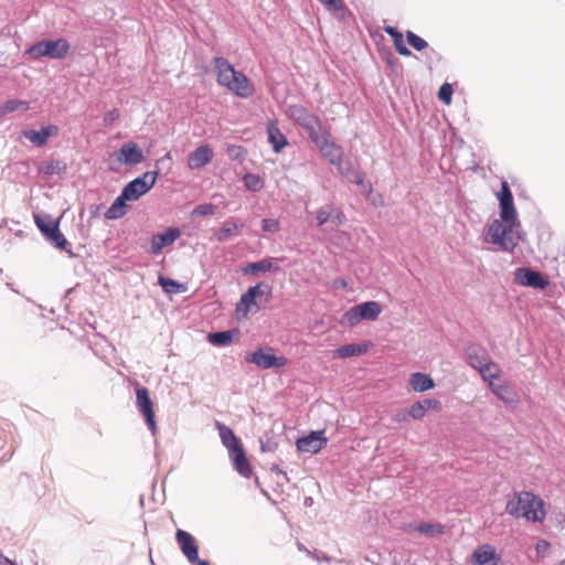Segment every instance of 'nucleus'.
I'll return each instance as SVG.
<instances>
[{
  "label": "nucleus",
  "instance_id": "1",
  "mask_svg": "<svg viewBox=\"0 0 565 565\" xmlns=\"http://www.w3.org/2000/svg\"><path fill=\"white\" fill-rule=\"evenodd\" d=\"M495 198L499 202L500 220H493L489 225V242L497 245L501 252L513 253L519 242L524 241L525 232L521 228L513 193L507 180L501 181Z\"/></svg>",
  "mask_w": 565,
  "mask_h": 565
},
{
  "label": "nucleus",
  "instance_id": "2",
  "mask_svg": "<svg viewBox=\"0 0 565 565\" xmlns=\"http://www.w3.org/2000/svg\"><path fill=\"white\" fill-rule=\"evenodd\" d=\"M505 512L515 519L523 518L533 523H541L546 518L544 501L531 491H515L505 504Z\"/></svg>",
  "mask_w": 565,
  "mask_h": 565
},
{
  "label": "nucleus",
  "instance_id": "3",
  "mask_svg": "<svg viewBox=\"0 0 565 565\" xmlns=\"http://www.w3.org/2000/svg\"><path fill=\"white\" fill-rule=\"evenodd\" d=\"M215 428L218 431L222 445L227 449L234 470L241 477L249 479L253 476V467L247 458L242 440L235 435L234 430L224 423L216 422Z\"/></svg>",
  "mask_w": 565,
  "mask_h": 565
},
{
  "label": "nucleus",
  "instance_id": "4",
  "mask_svg": "<svg viewBox=\"0 0 565 565\" xmlns=\"http://www.w3.org/2000/svg\"><path fill=\"white\" fill-rule=\"evenodd\" d=\"M169 160H171V153L167 152L163 157L156 160L154 170L146 171L125 184L120 192L122 199H126L128 202H135L147 194L154 186L160 174L159 166Z\"/></svg>",
  "mask_w": 565,
  "mask_h": 565
},
{
  "label": "nucleus",
  "instance_id": "5",
  "mask_svg": "<svg viewBox=\"0 0 565 565\" xmlns=\"http://www.w3.org/2000/svg\"><path fill=\"white\" fill-rule=\"evenodd\" d=\"M34 223L53 247L67 253L70 257H75V254L68 248L70 242L60 230L58 218L54 220L50 214H34Z\"/></svg>",
  "mask_w": 565,
  "mask_h": 565
},
{
  "label": "nucleus",
  "instance_id": "6",
  "mask_svg": "<svg viewBox=\"0 0 565 565\" xmlns=\"http://www.w3.org/2000/svg\"><path fill=\"white\" fill-rule=\"evenodd\" d=\"M71 45L64 38L44 39L35 42L25 50V54L32 60L49 57L51 60H63L70 53Z\"/></svg>",
  "mask_w": 565,
  "mask_h": 565
},
{
  "label": "nucleus",
  "instance_id": "7",
  "mask_svg": "<svg viewBox=\"0 0 565 565\" xmlns=\"http://www.w3.org/2000/svg\"><path fill=\"white\" fill-rule=\"evenodd\" d=\"M383 308L375 300H367L352 306L341 317L340 324L344 328H353L362 321H375Z\"/></svg>",
  "mask_w": 565,
  "mask_h": 565
},
{
  "label": "nucleus",
  "instance_id": "8",
  "mask_svg": "<svg viewBox=\"0 0 565 565\" xmlns=\"http://www.w3.org/2000/svg\"><path fill=\"white\" fill-rule=\"evenodd\" d=\"M245 360L262 370H277L288 364V359L284 355H276L271 347H259L253 352H248Z\"/></svg>",
  "mask_w": 565,
  "mask_h": 565
},
{
  "label": "nucleus",
  "instance_id": "9",
  "mask_svg": "<svg viewBox=\"0 0 565 565\" xmlns=\"http://www.w3.org/2000/svg\"><path fill=\"white\" fill-rule=\"evenodd\" d=\"M136 406L139 413L143 416L149 430L154 436L158 431V426L156 422L153 402L147 387L138 386L136 388Z\"/></svg>",
  "mask_w": 565,
  "mask_h": 565
},
{
  "label": "nucleus",
  "instance_id": "10",
  "mask_svg": "<svg viewBox=\"0 0 565 565\" xmlns=\"http://www.w3.org/2000/svg\"><path fill=\"white\" fill-rule=\"evenodd\" d=\"M514 282L519 286L544 290L550 285V278L531 267L523 266L515 269Z\"/></svg>",
  "mask_w": 565,
  "mask_h": 565
},
{
  "label": "nucleus",
  "instance_id": "11",
  "mask_svg": "<svg viewBox=\"0 0 565 565\" xmlns=\"http://www.w3.org/2000/svg\"><path fill=\"white\" fill-rule=\"evenodd\" d=\"M328 444L324 429L310 430L308 434L299 437L296 447L299 452L318 454Z\"/></svg>",
  "mask_w": 565,
  "mask_h": 565
},
{
  "label": "nucleus",
  "instance_id": "12",
  "mask_svg": "<svg viewBox=\"0 0 565 565\" xmlns=\"http://www.w3.org/2000/svg\"><path fill=\"white\" fill-rule=\"evenodd\" d=\"M180 236L181 231L179 227H166L163 232L152 235L149 253L152 255H159L163 248L171 246Z\"/></svg>",
  "mask_w": 565,
  "mask_h": 565
},
{
  "label": "nucleus",
  "instance_id": "13",
  "mask_svg": "<svg viewBox=\"0 0 565 565\" xmlns=\"http://www.w3.org/2000/svg\"><path fill=\"white\" fill-rule=\"evenodd\" d=\"M227 89L241 98H248L255 92L254 85L250 83L249 78L237 70L232 72L231 84Z\"/></svg>",
  "mask_w": 565,
  "mask_h": 565
},
{
  "label": "nucleus",
  "instance_id": "14",
  "mask_svg": "<svg viewBox=\"0 0 565 565\" xmlns=\"http://www.w3.org/2000/svg\"><path fill=\"white\" fill-rule=\"evenodd\" d=\"M117 160L125 166H136L145 160V156L138 143L129 141L119 148Z\"/></svg>",
  "mask_w": 565,
  "mask_h": 565
},
{
  "label": "nucleus",
  "instance_id": "15",
  "mask_svg": "<svg viewBox=\"0 0 565 565\" xmlns=\"http://www.w3.org/2000/svg\"><path fill=\"white\" fill-rule=\"evenodd\" d=\"M174 537L180 551L188 561L194 559L199 555L200 547L198 541L190 532L178 529Z\"/></svg>",
  "mask_w": 565,
  "mask_h": 565
},
{
  "label": "nucleus",
  "instance_id": "16",
  "mask_svg": "<svg viewBox=\"0 0 565 565\" xmlns=\"http://www.w3.org/2000/svg\"><path fill=\"white\" fill-rule=\"evenodd\" d=\"M323 158H326L330 164L335 168L342 166L344 150L342 146L337 143L331 136L324 140L320 146L317 147Z\"/></svg>",
  "mask_w": 565,
  "mask_h": 565
},
{
  "label": "nucleus",
  "instance_id": "17",
  "mask_svg": "<svg viewBox=\"0 0 565 565\" xmlns=\"http://www.w3.org/2000/svg\"><path fill=\"white\" fill-rule=\"evenodd\" d=\"M60 128L56 125L42 126L40 129H28L23 131L24 138L36 147H44L51 137L58 134Z\"/></svg>",
  "mask_w": 565,
  "mask_h": 565
},
{
  "label": "nucleus",
  "instance_id": "18",
  "mask_svg": "<svg viewBox=\"0 0 565 565\" xmlns=\"http://www.w3.org/2000/svg\"><path fill=\"white\" fill-rule=\"evenodd\" d=\"M279 262V258L265 257L257 262L247 263L245 266L241 267V273L243 275L257 276L260 273L278 271L280 269Z\"/></svg>",
  "mask_w": 565,
  "mask_h": 565
},
{
  "label": "nucleus",
  "instance_id": "19",
  "mask_svg": "<svg viewBox=\"0 0 565 565\" xmlns=\"http://www.w3.org/2000/svg\"><path fill=\"white\" fill-rule=\"evenodd\" d=\"M500 561L497 550L491 544L477 547L471 554V565H498Z\"/></svg>",
  "mask_w": 565,
  "mask_h": 565
},
{
  "label": "nucleus",
  "instance_id": "20",
  "mask_svg": "<svg viewBox=\"0 0 565 565\" xmlns=\"http://www.w3.org/2000/svg\"><path fill=\"white\" fill-rule=\"evenodd\" d=\"M489 388L507 406L514 408L519 405V395L510 385L495 384L493 381H490Z\"/></svg>",
  "mask_w": 565,
  "mask_h": 565
},
{
  "label": "nucleus",
  "instance_id": "21",
  "mask_svg": "<svg viewBox=\"0 0 565 565\" xmlns=\"http://www.w3.org/2000/svg\"><path fill=\"white\" fill-rule=\"evenodd\" d=\"M465 355L467 363L471 369L481 366L482 363L491 360V356L484 347L472 342L466 345Z\"/></svg>",
  "mask_w": 565,
  "mask_h": 565
},
{
  "label": "nucleus",
  "instance_id": "22",
  "mask_svg": "<svg viewBox=\"0 0 565 565\" xmlns=\"http://www.w3.org/2000/svg\"><path fill=\"white\" fill-rule=\"evenodd\" d=\"M266 130L268 142L275 153L281 152L289 145L288 138L281 132L277 120H268Z\"/></svg>",
  "mask_w": 565,
  "mask_h": 565
},
{
  "label": "nucleus",
  "instance_id": "23",
  "mask_svg": "<svg viewBox=\"0 0 565 565\" xmlns=\"http://www.w3.org/2000/svg\"><path fill=\"white\" fill-rule=\"evenodd\" d=\"M212 63L216 72L217 84L228 88V85L231 84L232 72L235 70L234 65L223 56L213 57Z\"/></svg>",
  "mask_w": 565,
  "mask_h": 565
},
{
  "label": "nucleus",
  "instance_id": "24",
  "mask_svg": "<svg viewBox=\"0 0 565 565\" xmlns=\"http://www.w3.org/2000/svg\"><path fill=\"white\" fill-rule=\"evenodd\" d=\"M302 129L307 132L308 138L316 147L320 146L324 140L332 136L330 130L323 126L319 117L313 119Z\"/></svg>",
  "mask_w": 565,
  "mask_h": 565
},
{
  "label": "nucleus",
  "instance_id": "25",
  "mask_svg": "<svg viewBox=\"0 0 565 565\" xmlns=\"http://www.w3.org/2000/svg\"><path fill=\"white\" fill-rule=\"evenodd\" d=\"M213 150L209 145L199 146L189 157L188 166L190 169H200L212 161Z\"/></svg>",
  "mask_w": 565,
  "mask_h": 565
},
{
  "label": "nucleus",
  "instance_id": "26",
  "mask_svg": "<svg viewBox=\"0 0 565 565\" xmlns=\"http://www.w3.org/2000/svg\"><path fill=\"white\" fill-rule=\"evenodd\" d=\"M287 113L294 122L301 128L306 127L318 117L313 113H310L305 106L299 104L289 105Z\"/></svg>",
  "mask_w": 565,
  "mask_h": 565
},
{
  "label": "nucleus",
  "instance_id": "27",
  "mask_svg": "<svg viewBox=\"0 0 565 565\" xmlns=\"http://www.w3.org/2000/svg\"><path fill=\"white\" fill-rule=\"evenodd\" d=\"M238 335L239 330L237 328H232L227 330L210 332L206 335V340L214 347H225L231 344Z\"/></svg>",
  "mask_w": 565,
  "mask_h": 565
},
{
  "label": "nucleus",
  "instance_id": "28",
  "mask_svg": "<svg viewBox=\"0 0 565 565\" xmlns=\"http://www.w3.org/2000/svg\"><path fill=\"white\" fill-rule=\"evenodd\" d=\"M337 170L342 177L347 178L350 183L365 186V173L354 169L352 161L343 160L342 166L338 167Z\"/></svg>",
  "mask_w": 565,
  "mask_h": 565
},
{
  "label": "nucleus",
  "instance_id": "29",
  "mask_svg": "<svg viewBox=\"0 0 565 565\" xmlns=\"http://www.w3.org/2000/svg\"><path fill=\"white\" fill-rule=\"evenodd\" d=\"M409 384L414 392L423 393L435 387L433 377L423 372H415L411 374Z\"/></svg>",
  "mask_w": 565,
  "mask_h": 565
},
{
  "label": "nucleus",
  "instance_id": "30",
  "mask_svg": "<svg viewBox=\"0 0 565 565\" xmlns=\"http://www.w3.org/2000/svg\"><path fill=\"white\" fill-rule=\"evenodd\" d=\"M370 344L363 343H349L341 345L337 349V354L341 359H349L353 356H360L369 351Z\"/></svg>",
  "mask_w": 565,
  "mask_h": 565
},
{
  "label": "nucleus",
  "instance_id": "31",
  "mask_svg": "<svg viewBox=\"0 0 565 565\" xmlns=\"http://www.w3.org/2000/svg\"><path fill=\"white\" fill-rule=\"evenodd\" d=\"M243 227L242 223H237L231 220L225 221L222 226L214 233L215 241L220 243L227 242L233 235Z\"/></svg>",
  "mask_w": 565,
  "mask_h": 565
},
{
  "label": "nucleus",
  "instance_id": "32",
  "mask_svg": "<svg viewBox=\"0 0 565 565\" xmlns=\"http://www.w3.org/2000/svg\"><path fill=\"white\" fill-rule=\"evenodd\" d=\"M66 170L67 164L64 160L61 159H51L47 161H43L39 168L40 173L49 178L54 174H64Z\"/></svg>",
  "mask_w": 565,
  "mask_h": 565
},
{
  "label": "nucleus",
  "instance_id": "33",
  "mask_svg": "<svg viewBox=\"0 0 565 565\" xmlns=\"http://www.w3.org/2000/svg\"><path fill=\"white\" fill-rule=\"evenodd\" d=\"M407 531H417L426 536H436L444 533V525L440 523L420 522L418 524L409 523L406 527Z\"/></svg>",
  "mask_w": 565,
  "mask_h": 565
},
{
  "label": "nucleus",
  "instance_id": "34",
  "mask_svg": "<svg viewBox=\"0 0 565 565\" xmlns=\"http://www.w3.org/2000/svg\"><path fill=\"white\" fill-rule=\"evenodd\" d=\"M127 200L122 199V195L119 193V195L113 201L110 206L105 212V218L106 220H118L125 216L127 213Z\"/></svg>",
  "mask_w": 565,
  "mask_h": 565
},
{
  "label": "nucleus",
  "instance_id": "35",
  "mask_svg": "<svg viewBox=\"0 0 565 565\" xmlns=\"http://www.w3.org/2000/svg\"><path fill=\"white\" fill-rule=\"evenodd\" d=\"M253 307H256V311L260 309L257 305L255 296L249 295L247 291L243 292L238 302L236 303L237 315L242 316L243 318H247Z\"/></svg>",
  "mask_w": 565,
  "mask_h": 565
},
{
  "label": "nucleus",
  "instance_id": "36",
  "mask_svg": "<svg viewBox=\"0 0 565 565\" xmlns=\"http://www.w3.org/2000/svg\"><path fill=\"white\" fill-rule=\"evenodd\" d=\"M158 284L162 288L166 294H181L186 290V286L183 282H180L173 278L160 275L158 277Z\"/></svg>",
  "mask_w": 565,
  "mask_h": 565
},
{
  "label": "nucleus",
  "instance_id": "37",
  "mask_svg": "<svg viewBox=\"0 0 565 565\" xmlns=\"http://www.w3.org/2000/svg\"><path fill=\"white\" fill-rule=\"evenodd\" d=\"M475 370L479 372L481 379L488 382V384L490 381L497 380L500 376L499 365L492 359L482 363L481 366H477Z\"/></svg>",
  "mask_w": 565,
  "mask_h": 565
},
{
  "label": "nucleus",
  "instance_id": "38",
  "mask_svg": "<svg viewBox=\"0 0 565 565\" xmlns=\"http://www.w3.org/2000/svg\"><path fill=\"white\" fill-rule=\"evenodd\" d=\"M405 39L407 41V44L417 52H423L429 46L428 42L425 39H423L422 36H419L418 34L411 30H407L405 32Z\"/></svg>",
  "mask_w": 565,
  "mask_h": 565
},
{
  "label": "nucleus",
  "instance_id": "39",
  "mask_svg": "<svg viewBox=\"0 0 565 565\" xmlns=\"http://www.w3.org/2000/svg\"><path fill=\"white\" fill-rule=\"evenodd\" d=\"M249 295L255 296V299L266 296L267 299L271 297L273 286L265 281H259L254 286L248 287L246 290Z\"/></svg>",
  "mask_w": 565,
  "mask_h": 565
},
{
  "label": "nucleus",
  "instance_id": "40",
  "mask_svg": "<svg viewBox=\"0 0 565 565\" xmlns=\"http://www.w3.org/2000/svg\"><path fill=\"white\" fill-rule=\"evenodd\" d=\"M243 181L246 189L252 192H258L264 188V181L255 173H246Z\"/></svg>",
  "mask_w": 565,
  "mask_h": 565
},
{
  "label": "nucleus",
  "instance_id": "41",
  "mask_svg": "<svg viewBox=\"0 0 565 565\" xmlns=\"http://www.w3.org/2000/svg\"><path fill=\"white\" fill-rule=\"evenodd\" d=\"M259 444H260V450L263 452H274L278 447V443L271 431H266L259 438Z\"/></svg>",
  "mask_w": 565,
  "mask_h": 565
},
{
  "label": "nucleus",
  "instance_id": "42",
  "mask_svg": "<svg viewBox=\"0 0 565 565\" xmlns=\"http://www.w3.org/2000/svg\"><path fill=\"white\" fill-rule=\"evenodd\" d=\"M452 94H454V88H452V85L448 82H445L444 84L440 85V87L438 88V92H437V97L438 99L445 104V105H450L451 102H452Z\"/></svg>",
  "mask_w": 565,
  "mask_h": 565
},
{
  "label": "nucleus",
  "instance_id": "43",
  "mask_svg": "<svg viewBox=\"0 0 565 565\" xmlns=\"http://www.w3.org/2000/svg\"><path fill=\"white\" fill-rule=\"evenodd\" d=\"M217 206L213 203H204L194 206L191 212L192 217L209 216L215 214Z\"/></svg>",
  "mask_w": 565,
  "mask_h": 565
},
{
  "label": "nucleus",
  "instance_id": "44",
  "mask_svg": "<svg viewBox=\"0 0 565 565\" xmlns=\"http://www.w3.org/2000/svg\"><path fill=\"white\" fill-rule=\"evenodd\" d=\"M25 105V102L20 99H8L2 106H0V115L15 111Z\"/></svg>",
  "mask_w": 565,
  "mask_h": 565
},
{
  "label": "nucleus",
  "instance_id": "45",
  "mask_svg": "<svg viewBox=\"0 0 565 565\" xmlns=\"http://www.w3.org/2000/svg\"><path fill=\"white\" fill-rule=\"evenodd\" d=\"M408 415L414 420H420L426 416L424 405L420 401L413 403L408 408Z\"/></svg>",
  "mask_w": 565,
  "mask_h": 565
},
{
  "label": "nucleus",
  "instance_id": "46",
  "mask_svg": "<svg viewBox=\"0 0 565 565\" xmlns=\"http://www.w3.org/2000/svg\"><path fill=\"white\" fill-rule=\"evenodd\" d=\"M331 212H334L333 205H327L317 211V224L322 226L328 223L331 218Z\"/></svg>",
  "mask_w": 565,
  "mask_h": 565
},
{
  "label": "nucleus",
  "instance_id": "47",
  "mask_svg": "<svg viewBox=\"0 0 565 565\" xmlns=\"http://www.w3.org/2000/svg\"><path fill=\"white\" fill-rule=\"evenodd\" d=\"M262 230L264 232L275 234L280 230V223L276 218H263L262 220Z\"/></svg>",
  "mask_w": 565,
  "mask_h": 565
},
{
  "label": "nucleus",
  "instance_id": "48",
  "mask_svg": "<svg viewBox=\"0 0 565 565\" xmlns=\"http://www.w3.org/2000/svg\"><path fill=\"white\" fill-rule=\"evenodd\" d=\"M329 11L339 12L345 11L347 7L343 0H319Z\"/></svg>",
  "mask_w": 565,
  "mask_h": 565
},
{
  "label": "nucleus",
  "instance_id": "49",
  "mask_svg": "<svg viewBox=\"0 0 565 565\" xmlns=\"http://www.w3.org/2000/svg\"><path fill=\"white\" fill-rule=\"evenodd\" d=\"M245 150L242 146L232 145L227 148V154L231 159L243 160Z\"/></svg>",
  "mask_w": 565,
  "mask_h": 565
},
{
  "label": "nucleus",
  "instance_id": "50",
  "mask_svg": "<svg viewBox=\"0 0 565 565\" xmlns=\"http://www.w3.org/2000/svg\"><path fill=\"white\" fill-rule=\"evenodd\" d=\"M384 32L392 39L393 44L404 38V34L393 25H385Z\"/></svg>",
  "mask_w": 565,
  "mask_h": 565
},
{
  "label": "nucleus",
  "instance_id": "51",
  "mask_svg": "<svg viewBox=\"0 0 565 565\" xmlns=\"http://www.w3.org/2000/svg\"><path fill=\"white\" fill-rule=\"evenodd\" d=\"M420 403L424 405L425 412L433 409V411H440L441 409V402L436 398H424L420 401Z\"/></svg>",
  "mask_w": 565,
  "mask_h": 565
},
{
  "label": "nucleus",
  "instance_id": "52",
  "mask_svg": "<svg viewBox=\"0 0 565 565\" xmlns=\"http://www.w3.org/2000/svg\"><path fill=\"white\" fill-rule=\"evenodd\" d=\"M394 47L396 50V52L402 55V56H405V57H409L413 55L412 51L407 47V45L404 43V38L401 39L399 41L395 42L394 43Z\"/></svg>",
  "mask_w": 565,
  "mask_h": 565
},
{
  "label": "nucleus",
  "instance_id": "53",
  "mask_svg": "<svg viewBox=\"0 0 565 565\" xmlns=\"http://www.w3.org/2000/svg\"><path fill=\"white\" fill-rule=\"evenodd\" d=\"M120 116V113L117 108H113L111 110L107 111L104 116V122L106 126L113 125Z\"/></svg>",
  "mask_w": 565,
  "mask_h": 565
},
{
  "label": "nucleus",
  "instance_id": "54",
  "mask_svg": "<svg viewBox=\"0 0 565 565\" xmlns=\"http://www.w3.org/2000/svg\"><path fill=\"white\" fill-rule=\"evenodd\" d=\"M411 416L408 415V409L398 411L394 416L393 420L396 423H408Z\"/></svg>",
  "mask_w": 565,
  "mask_h": 565
},
{
  "label": "nucleus",
  "instance_id": "55",
  "mask_svg": "<svg viewBox=\"0 0 565 565\" xmlns=\"http://www.w3.org/2000/svg\"><path fill=\"white\" fill-rule=\"evenodd\" d=\"M550 548V543L546 540H539L535 545V551L537 555L544 556Z\"/></svg>",
  "mask_w": 565,
  "mask_h": 565
},
{
  "label": "nucleus",
  "instance_id": "56",
  "mask_svg": "<svg viewBox=\"0 0 565 565\" xmlns=\"http://www.w3.org/2000/svg\"><path fill=\"white\" fill-rule=\"evenodd\" d=\"M330 221L335 225H342L345 222V215L340 210L335 211L334 213L331 212Z\"/></svg>",
  "mask_w": 565,
  "mask_h": 565
},
{
  "label": "nucleus",
  "instance_id": "57",
  "mask_svg": "<svg viewBox=\"0 0 565 565\" xmlns=\"http://www.w3.org/2000/svg\"><path fill=\"white\" fill-rule=\"evenodd\" d=\"M100 212V205L99 204H92L89 206V214L92 218L98 217Z\"/></svg>",
  "mask_w": 565,
  "mask_h": 565
},
{
  "label": "nucleus",
  "instance_id": "58",
  "mask_svg": "<svg viewBox=\"0 0 565 565\" xmlns=\"http://www.w3.org/2000/svg\"><path fill=\"white\" fill-rule=\"evenodd\" d=\"M270 470H271V472H275V473L281 476L285 480H287V481L289 480L287 477V472L281 470L278 465L274 463L271 466Z\"/></svg>",
  "mask_w": 565,
  "mask_h": 565
},
{
  "label": "nucleus",
  "instance_id": "59",
  "mask_svg": "<svg viewBox=\"0 0 565 565\" xmlns=\"http://www.w3.org/2000/svg\"><path fill=\"white\" fill-rule=\"evenodd\" d=\"M191 565H211L209 561L201 559L199 555L194 557V559L188 561Z\"/></svg>",
  "mask_w": 565,
  "mask_h": 565
},
{
  "label": "nucleus",
  "instance_id": "60",
  "mask_svg": "<svg viewBox=\"0 0 565 565\" xmlns=\"http://www.w3.org/2000/svg\"><path fill=\"white\" fill-rule=\"evenodd\" d=\"M0 565H18V564L0 552Z\"/></svg>",
  "mask_w": 565,
  "mask_h": 565
},
{
  "label": "nucleus",
  "instance_id": "61",
  "mask_svg": "<svg viewBox=\"0 0 565 565\" xmlns=\"http://www.w3.org/2000/svg\"><path fill=\"white\" fill-rule=\"evenodd\" d=\"M334 286H335V287H342V288H344V287H347V281H345V279H343V278H337V279L334 280Z\"/></svg>",
  "mask_w": 565,
  "mask_h": 565
},
{
  "label": "nucleus",
  "instance_id": "62",
  "mask_svg": "<svg viewBox=\"0 0 565 565\" xmlns=\"http://www.w3.org/2000/svg\"><path fill=\"white\" fill-rule=\"evenodd\" d=\"M297 546H298L299 551H303V552H307L308 554H310V552L300 542L297 543Z\"/></svg>",
  "mask_w": 565,
  "mask_h": 565
},
{
  "label": "nucleus",
  "instance_id": "63",
  "mask_svg": "<svg viewBox=\"0 0 565 565\" xmlns=\"http://www.w3.org/2000/svg\"><path fill=\"white\" fill-rule=\"evenodd\" d=\"M305 504H306V505H311V504H312V498L307 497V498L305 499Z\"/></svg>",
  "mask_w": 565,
  "mask_h": 565
},
{
  "label": "nucleus",
  "instance_id": "64",
  "mask_svg": "<svg viewBox=\"0 0 565 565\" xmlns=\"http://www.w3.org/2000/svg\"><path fill=\"white\" fill-rule=\"evenodd\" d=\"M6 285H7V287H8V288H10L12 291H14V292H17V294L19 292L17 289H14V287H13V285H12L11 282H9V281H8Z\"/></svg>",
  "mask_w": 565,
  "mask_h": 565
}]
</instances>
